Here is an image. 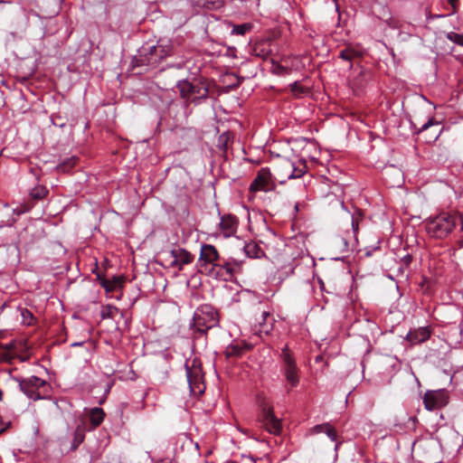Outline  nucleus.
<instances>
[{
	"mask_svg": "<svg viewBox=\"0 0 463 463\" xmlns=\"http://www.w3.org/2000/svg\"><path fill=\"white\" fill-rule=\"evenodd\" d=\"M371 255V251H366V256H370Z\"/></svg>",
	"mask_w": 463,
	"mask_h": 463,
	"instance_id": "obj_48",
	"label": "nucleus"
},
{
	"mask_svg": "<svg viewBox=\"0 0 463 463\" xmlns=\"http://www.w3.org/2000/svg\"><path fill=\"white\" fill-rule=\"evenodd\" d=\"M449 394L445 389L428 391L423 397V402L429 411L442 408L449 403Z\"/></svg>",
	"mask_w": 463,
	"mask_h": 463,
	"instance_id": "obj_5",
	"label": "nucleus"
},
{
	"mask_svg": "<svg viewBox=\"0 0 463 463\" xmlns=\"http://www.w3.org/2000/svg\"><path fill=\"white\" fill-rule=\"evenodd\" d=\"M406 259H407V265H408V264H409V262H410V261H411V255L407 254Z\"/></svg>",
	"mask_w": 463,
	"mask_h": 463,
	"instance_id": "obj_45",
	"label": "nucleus"
},
{
	"mask_svg": "<svg viewBox=\"0 0 463 463\" xmlns=\"http://www.w3.org/2000/svg\"><path fill=\"white\" fill-rule=\"evenodd\" d=\"M327 435V437L332 440V441H335L336 440V438H337V434H336V430L331 427L330 424H328L326 431H325Z\"/></svg>",
	"mask_w": 463,
	"mask_h": 463,
	"instance_id": "obj_41",
	"label": "nucleus"
},
{
	"mask_svg": "<svg viewBox=\"0 0 463 463\" xmlns=\"http://www.w3.org/2000/svg\"><path fill=\"white\" fill-rule=\"evenodd\" d=\"M118 312V309L116 307L108 305L102 307L100 316L102 319L113 318Z\"/></svg>",
	"mask_w": 463,
	"mask_h": 463,
	"instance_id": "obj_26",
	"label": "nucleus"
},
{
	"mask_svg": "<svg viewBox=\"0 0 463 463\" xmlns=\"http://www.w3.org/2000/svg\"><path fill=\"white\" fill-rule=\"evenodd\" d=\"M447 38L455 44L463 46V34L450 32L447 33Z\"/></svg>",
	"mask_w": 463,
	"mask_h": 463,
	"instance_id": "obj_33",
	"label": "nucleus"
},
{
	"mask_svg": "<svg viewBox=\"0 0 463 463\" xmlns=\"http://www.w3.org/2000/svg\"><path fill=\"white\" fill-rule=\"evenodd\" d=\"M357 52L351 48L342 50L339 53V57L345 61H351L354 57L357 56Z\"/></svg>",
	"mask_w": 463,
	"mask_h": 463,
	"instance_id": "obj_32",
	"label": "nucleus"
},
{
	"mask_svg": "<svg viewBox=\"0 0 463 463\" xmlns=\"http://www.w3.org/2000/svg\"><path fill=\"white\" fill-rule=\"evenodd\" d=\"M263 423L268 431L274 435H279L282 426L280 420L274 415L273 411L269 406L262 407Z\"/></svg>",
	"mask_w": 463,
	"mask_h": 463,
	"instance_id": "obj_6",
	"label": "nucleus"
},
{
	"mask_svg": "<svg viewBox=\"0 0 463 463\" xmlns=\"http://www.w3.org/2000/svg\"><path fill=\"white\" fill-rule=\"evenodd\" d=\"M77 161L78 158L75 156L67 158L57 165V170L62 173H67L75 166Z\"/></svg>",
	"mask_w": 463,
	"mask_h": 463,
	"instance_id": "obj_23",
	"label": "nucleus"
},
{
	"mask_svg": "<svg viewBox=\"0 0 463 463\" xmlns=\"http://www.w3.org/2000/svg\"><path fill=\"white\" fill-rule=\"evenodd\" d=\"M202 369L201 361L197 358L188 359L185 362V369Z\"/></svg>",
	"mask_w": 463,
	"mask_h": 463,
	"instance_id": "obj_36",
	"label": "nucleus"
},
{
	"mask_svg": "<svg viewBox=\"0 0 463 463\" xmlns=\"http://www.w3.org/2000/svg\"><path fill=\"white\" fill-rule=\"evenodd\" d=\"M229 24H231L232 26V30L231 33L233 35H245L253 27L252 24H250V23H245V24H232L230 23Z\"/></svg>",
	"mask_w": 463,
	"mask_h": 463,
	"instance_id": "obj_22",
	"label": "nucleus"
},
{
	"mask_svg": "<svg viewBox=\"0 0 463 463\" xmlns=\"http://www.w3.org/2000/svg\"><path fill=\"white\" fill-rule=\"evenodd\" d=\"M281 367L280 371L285 376L287 383L293 388L296 387L299 383V369L297 365L295 357L288 345H285L281 349L280 354Z\"/></svg>",
	"mask_w": 463,
	"mask_h": 463,
	"instance_id": "obj_3",
	"label": "nucleus"
},
{
	"mask_svg": "<svg viewBox=\"0 0 463 463\" xmlns=\"http://www.w3.org/2000/svg\"><path fill=\"white\" fill-rule=\"evenodd\" d=\"M244 251L249 258L260 259L264 255V251L261 247L254 241L246 243L244 246Z\"/></svg>",
	"mask_w": 463,
	"mask_h": 463,
	"instance_id": "obj_16",
	"label": "nucleus"
},
{
	"mask_svg": "<svg viewBox=\"0 0 463 463\" xmlns=\"http://www.w3.org/2000/svg\"><path fill=\"white\" fill-rule=\"evenodd\" d=\"M21 314L23 317V323L26 325H31L33 319V314L26 309L23 310Z\"/></svg>",
	"mask_w": 463,
	"mask_h": 463,
	"instance_id": "obj_39",
	"label": "nucleus"
},
{
	"mask_svg": "<svg viewBox=\"0 0 463 463\" xmlns=\"http://www.w3.org/2000/svg\"><path fill=\"white\" fill-rule=\"evenodd\" d=\"M218 322V313L215 308L211 305H203L194 314L192 327L195 332L204 334L217 326Z\"/></svg>",
	"mask_w": 463,
	"mask_h": 463,
	"instance_id": "obj_2",
	"label": "nucleus"
},
{
	"mask_svg": "<svg viewBox=\"0 0 463 463\" xmlns=\"http://www.w3.org/2000/svg\"><path fill=\"white\" fill-rule=\"evenodd\" d=\"M426 442L427 441L424 440V439H420V440L413 441V443L411 445V455H412V458H414L415 456L419 457V458L420 457V450L424 447Z\"/></svg>",
	"mask_w": 463,
	"mask_h": 463,
	"instance_id": "obj_31",
	"label": "nucleus"
},
{
	"mask_svg": "<svg viewBox=\"0 0 463 463\" xmlns=\"http://www.w3.org/2000/svg\"><path fill=\"white\" fill-rule=\"evenodd\" d=\"M219 229L224 237L233 236L238 229V219L232 214H225L221 217Z\"/></svg>",
	"mask_w": 463,
	"mask_h": 463,
	"instance_id": "obj_8",
	"label": "nucleus"
},
{
	"mask_svg": "<svg viewBox=\"0 0 463 463\" xmlns=\"http://www.w3.org/2000/svg\"><path fill=\"white\" fill-rule=\"evenodd\" d=\"M219 260V253L216 248L211 244H203L200 250L199 262L202 264H212L214 266Z\"/></svg>",
	"mask_w": 463,
	"mask_h": 463,
	"instance_id": "obj_12",
	"label": "nucleus"
},
{
	"mask_svg": "<svg viewBox=\"0 0 463 463\" xmlns=\"http://www.w3.org/2000/svg\"><path fill=\"white\" fill-rule=\"evenodd\" d=\"M14 353H9L0 346V360L2 362L10 363L14 358Z\"/></svg>",
	"mask_w": 463,
	"mask_h": 463,
	"instance_id": "obj_35",
	"label": "nucleus"
},
{
	"mask_svg": "<svg viewBox=\"0 0 463 463\" xmlns=\"http://www.w3.org/2000/svg\"><path fill=\"white\" fill-rule=\"evenodd\" d=\"M85 430H86L85 422L82 421L75 429V431L73 434V440H72V444H71L72 450H75L80 446V444H81L84 441Z\"/></svg>",
	"mask_w": 463,
	"mask_h": 463,
	"instance_id": "obj_17",
	"label": "nucleus"
},
{
	"mask_svg": "<svg viewBox=\"0 0 463 463\" xmlns=\"http://www.w3.org/2000/svg\"><path fill=\"white\" fill-rule=\"evenodd\" d=\"M177 88L183 98L189 99L193 95V92L195 91L196 86L194 82L183 80L178 82Z\"/></svg>",
	"mask_w": 463,
	"mask_h": 463,
	"instance_id": "obj_19",
	"label": "nucleus"
},
{
	"mask_svg": "<svg viewBox=\"0 0 463 463\" xmlns=\"http://www.w3.org/2000/svg\"><path fill=\"white\" fill-rule=\"evenodd\" d=\"M411 375L413 376V378H414L415 382L419 384V381H418V379L415 377V375H414V373H411Z\"/></svg>",
	"mask_w": 463,
	"mask_h": 463,
	"instance_id": "obj_46",
	"label": "nucleus"
},
{
	"mask_svg": "<svg viewBox=\"0 0 463 463\" xmlns=\"http://www.w3.org/2000/svg\"><path fill=\"white\" fill-rule=\"evenodd\" d=\"M195 91L193 92V95L195 94L199 98H205L208 95V89L203 85H199L198 83H195Z\"/></svg>",
	"mask_w": 463,
	"mask_h": 463,
	"instance_id": "obj_37",
	"label": "nucleus"
},
{
	"mask_svg": "<svg viewBox=\"0 0 463 463\" xmlns=\"http://www.w3.org/2000/svg\"><path fill=\"white\" fill-rule=\"evenodd\" d=\"M14 345H15L14 342H10L8 344H0V346L9 353H14L13 351L14 349Z\"/></svg>",
	"mask_w": 463,
	"mask_h": 463,
	"instance_id": "obj_43",
	"label": "nucleus"
},
{
	"mask_svg": "<svg viewBox=\"0 0 463 463\" xmlns=\"http://www.w3.org/2000/svg\"><path fill=\"white\" fill-rule=\"evenodd\" d=\"M457 217L449 213H441L426 223L429 235L437 239L449 236L456 227Z\"/></svg>",
	"mask_w": 463,
	"mask_h": 463,
	"instance_id": "obj_1",
	"label": "nucleus"
},
{
	"mask_svg": "<svg viewBox=\"0 0 463 463\" xmlns=\"http://www.w3.org/2000/svg\"><path fill=\"white\" fill-rule=\"evenodd\" d=\"M205 6H206L208 9H218V8H220L221 6H222V0H213V1H208V2L205 4Z\"/></svg>",
	"mask_w": 463,
	"mask_h": 463,
	"instance_id": "obj_40",
	"label": "nucleus"
},
{
	"mask_svg": "<svg viewBox=\"0 0 463 463\" xmlns=\"http://www.w3.org/2000/svg\"><path fill=\"white\" fill-rule=\"evenodd\" d=\"M166 56L164 49L161 46H151L149 48V56L147 57L148 64H155L158 62L161 59Z\"/></svg>",
	"mask_w": 463,
	"mask_h": 463,
	"instance_id": "obj_18",
	"label": "nucleus"
},
{
	"mask_svg": "<svg viewBox=\"0 0 463 463\" xmlns=\"http://www.w3.org/2000/svg\"><path fill=\"white\" fill-rule=\"evenodd\" d=\"M172 260L170 266L182 270L184 265L191 263L194 260L193 255L185 250H177L171 251Z\"/></svg>",
	"mask_w": 463,
	"mask_h": 463,
	"instance_id": "obj_9",
	"label": "nucleus"
},
{
	"mask_svg": "<svg viewBox=\"0 0 463 463\" xmlns=\"http://www.w3.org/2000/svg\"><path fill=\"white\" fill-rule=\"evenodd\" d=\"M411 128L415 133H420L425 129H427L429 127L433 125V119L428 118L425 122H423L420 126H419L417 123H415L413 120H410Z\"/></svg>",
	"mask_w": 463,
	"mask_h": 463,
	"instance_id": "obj_28",
	"label": "nucleus"
},
{
	"mask_svg": "<svg viewBox=\"0 0 463 463\" xmlns=\"http://www.w3.org/2000/svg\"><path fill=\"white\" fill-rule=\"evenodd\" d=\"M276 187L275 180L269 168H261L254 180L250 185V191L256 192H269Z\"/></svg>",
	"mask_w": 463,
	"mask_h": 463,
	"instance_id": "obj_4",
	"label": "nucleus"
},
{
	"mask_svg": "<svg viewBox=\"0 0 463 463\" xmlns=\"http://www.w3.org/2000/svg\"><path fill=\"white\" fill-rule=\"evenodd\" d=\"M254 52L257 56L267 59L271 52V49L269 48V44L260 43L256 44Z\"/></svg>",
	"mask_w": 463,
	"mask_h": 463,
	"instance_id": "obj_24",
	"label": "nucleus"
},
{
	"mask_svg": "<svg viewBox=\"0 0 463 463\" xmlns=\"http://www.w3.org/2000/svg\"><path fill=\"white\" fill-rule=\"evenodd\" d=\"M461 229H462V231H463V223H462Z\"/></svg>",
	"mask_w": 463,
	"mask_h": 463,
	"instance_id": "obj_49",
	"label": "nucleus"
},
{
	"mask_svg": "<svg viewBox=\"0 0 463 463\" xmlns=\"http://www.w3.org/2000/svg\"><path fill=\"white\" fill-rule=\"evenodd\" d=\"M251 344L245 340H233L225 349L227 358L241 356L246 351L251 348Z\"/></svg>",
	"mask_w": 463,
	"mask_h": 463,
	"instance_id": "obj_11",
	"label": "nucleus"
},
{
	"mask_svg": "<svg viewBox=\"0 0 463 463\" xmlns=\"http://www.w3.org/2000/svg\"><path fill=\"white\" fill-rule=\"evenodd\" d=\"M231 139L232 136L230 133L222 134L218 139V147L222 151H226L228 149L229 142Z\"/></svg>",
	"mask_w": 463,
	"mask_h": 463,
	"instance_id": "obj_29",
	"label": "nucleus"
},
{
	"mask_svg": "<svg viewBox=\"0 0 463 463\" xmlns=\"http://www.w3.org/2000/svg\"><path fill=\"white\" fill-rule=\"evenodd\" d=\"M3 400V392L2 390L0 389V402Z\"/></svg>",
	"mask_w": 463,
	"mask_h": 463,
	"instance_id": "obj_47",
	"label": "nucleus"
},
{
	"mask_svg": "<svg viewBox=\"0 0 463 463\" xmlns=\"http://www.w3.org/2000/svg\"><path fill=\"white\" fill-rule=\"evenodd\" d=\"M46 385V382L37 376L32 375L28 378L22 379L19 381L20 390H27L28 386L35 387L40 389Z\"/></svg>",
	"mask_w": 463,
	"mask_h": 463,
	"instance_id": "obj_15",
	"label": "nucleus"
},
{
	"mask_svg": "<svg viewBox=\"0 0 463 463\" xmlns=\"http://www.w3.org/2000/svg\"><path fill=\"white\" fill-rule=\"evenodd\" d=\"M28 398L37 401L42 399V395L39 389L32 386H28L27 390H21Z\"/></svg>",
	"mask_w": 463,
	"mask_h": 463,
	"instance_id": "obj_30",
	"label": "nucleus"
},
{
	"mask_svg": "<svg viewBox=\"0 0 463 463\" xmlns=\"http://www.w3.org/2000/svg\"><path fill=\"white\" fill-rule=\"evenodd\" d=\"M120 279L117 277H114L112 279H102L100 282L101 286L108 292L114 291L116 288L120 285Z\"/></svg>",
	"mask_w": 463,
	"mask_h": 463,
	"instance_id": "obj_25",
	"label": "nucleus"
},
{
	"mask_svg": "<svg viewBox=\"0 0 463 463\" xmlns=\"http://www.w3.org/2000/svg\"><path fill=\"white\" fill-rule=\"evenodd\" d=\"M85 416L89 419L91 424L90 430H94L99 427L104 420L105 412L103 409L99 407H94L90 410H85Z\"/></svg>",
	"mask_w": 463,
	"mask_h": 463,
	"instance_id": "obj_14",
	"label": "nucleus"
},
{
	"mask_svg": "<svg viewBox=\"0 0 463 463\" xmlns=\"http://www.w3.org/2000/svg\"><path fill=\"white\" fill-rule=\"evenodd\" d=\"M5 430V427L4 426V423L2 422V420L0 419V433H2Z\"/></svg>",
	"mask_w": 463,
	"mask_h": 463,
	"instance_id": "obj_44",
	"label": "nucleus"
},
{
	"mask_svg": "<svg viewBox=\"0 0 463 463\" xmlns=\"http://www.w3.org/2000/svg\"><path fill=\"white\" fill-rule=\"evenodd\" d=\"M258 320V334L260 336L262 335H268L273 330L275 319L271 313L269 311H262Z\"/></svg>",
	"mask_w": 463,
	"mask_h": 463,
	"instance_id": "obj_10",
	"label": "nucleus"
},
{
	"mask_svg": "<svg viewBox=\"0 0 463 463\" xmlns=\"http://www.w3.org/2000/svg\"><path fill=\"white\" fill-rule=\"evenodd\" d=\"M215 267H220L222 269L225 270L227 276L232 278L234 272V267L229 262H223L222 264H214Z\"/></svg>",
	"mask_w": 463,
	"mask_h": 463,
	"instance_id": "obj_34",
	"label": "nucleus"
},
{
	"mask_svg": "<svg viewBox=\"0 0 463 463\" xmlns=\"http://www.w3.org/2000/svg\"><path fill=\"white\" fill-rule=\"evenodd\" d=\"M285 168L288 171V179L298 178L305 174V165L302 167H296L290 161L285 162Z\"/></svg>",
	"mask_w": 463,
	"mask_h": 463,
	"instance_id": "obj_20",
	"label": "nucleus"
},
{
	"mask_svg": "<svg viewBox=\"0 0 463 463\" xmlns=\"http://www.w3.org/2000/svg\"><path fill=\"white\" fill-rule=\"evenodd\" d=\"M328 426V423H323V424H318V425H316L314 426L312 429H311V432L312 433H320V432H325L326 428Z\"/></svg>",
	"mask_w": 463,
	"mask_h": 463,
	"instance_id": "obj_42",
	"label": "nucleus"
},
{
	"mask_svg": "<svg viewBox=\"0 0 463 463\" xmlns=\"http://www.w3.org/2000/svg\"><path fill=\"white\" fill-rule=\"evenodd\" d=\"M430 336V331L426 326H421L417 329L410 330L407 333V342L411 343L412 345L420 344Z\"/></svg>",
	"mask_w": 463,
	"mask_h": 463,
	"instance_id": "obj_13",
	"label": "nucleus"
},
{
	"mask_svg": "<svg viewBox=\"0 0 463 463\" xmlns=\"http://www.w3.org/2000/svg\"><path fill=\"white\" fill-rule=\"evenodd\" d=\"M47 194H48L47 188L43 185H37V186L33 187L30 192V195L33 199H43L47 195Z\"/></svg>",
	"mask_w": 463,
	"mask_h": 463,
	"instance_id": "obj_27",
	"label": "nucleus"
},
{
	"mask_svg": "<svg viewBox=\"0 0 463 463\" xmlns=\"http://www.w3.org/2000/svg\"><path fill=\"white\" fill-rule=\"evenodd\" d=\"M187 381L192 392L202 393L204 391L203 373L202 369H185Z\"/></svg>",
	"mask_w": 463,
	"mask_h": 463,
	"instance_id": "obj_7",
	"label": "nucleus"
},
{
	"mask_svg": "<svg viewBox=\"0 0 463 463\" xmlns=\"http://www.w3.org/2000/svg\"><path fill=\"white\" fill-rule=\"evenodd\" d=\"M385 175L387 176H392V175H396L397 177V180H393L392 182V185H397V186H400L402 184L404 183V173L402 171V170H397L395 169L394 167H388L385 169Z\"/></svg>",
	"mask_w": 463,
	"mask_h": 463,
	"instance_id": "obj_21",
	"label": "nucleus"
},
{
	"mask_svg": "<svg viewBox=\"0 0 463 463\" xmlns=\"http://www.w3.org/2000/svg\"><path fill=\"white\" fill-rule=\"evenodd\" d=\"M361 216L362 213L360 211H356L355 213L352 215V228L354 232H356L358 230L359 219L361 218Z\"/></svg>",
	"mask_w": 463,
	"mask_h": 463,
	"instance_id": "obj_38",
	"label": "nucleus"
}]
</instances>
